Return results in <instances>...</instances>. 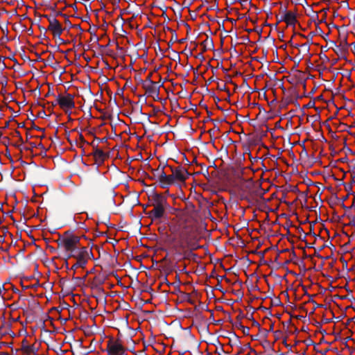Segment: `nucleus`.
Listing matches in <instances>:
<instances>
[{
    "label": "nucleus",
    "mask_w": 355,
    "mask_h": 355,
    "mask_svg": "<svg viewBox=\"0 0 355 355\" xmlns=\"http://www.w3.org/2000/svg\"><path fill=\"white\" fill-rule=\"evenodd\" d=\"M107 355H123L125 348L121 340L110 338L107 343Z\"/></svg>",
    "instance_id": "39448f33"
},
{
    "label": "nucleus",
    "mask_w": 355,
    "mask_h": 355,
    "mask_svg": "<svg viewBox=\"0 0 355 355\" xmlns=\"http://www.w3.org/2000/svg\"><path fill=\"white\" fill-rule=\"evenodd\" d=\"M90 253L91 252L87 247L80 246L77 250H76V252H73L69 256L74 257L76 259V261L72 266V268H84L89 259Z\"/></svg>",
    "instance_id": "7ed1b4c3"
},
{
    "label": "nucleus",
    "mask_w": 355,
    "mask_h": 355,
    "mask_svg": "<svg viewBox=\"0 0 355 355\" xmlns=\"http://www.w3.org/2000/svg\"><path fill=\"white\" fill-rule=\"evenodd\" d=\"M62 245L69 256L76 252L80 246V238L76 235H66L61 240Z\"/></svg>",
    "instance_id": "20e7f679"
},
{
    "label": "nucleus",
    "mask_w": 355,
    "mask_h": 355,
    "mask_svg": "<svg viewBox=\"0 0 355 355\" xmlns=\"http://www.w3.org/2000/svg\"><path fill=\"white\" fill-rule=\"evenodd\" d=\"M284 20L288 25H294L296 21L295 17L292 12L286 13Z\"/></svg>",
    "instance_id": "1a4fd4ad"
},
{
    "label": "nucleus",
    "mask_w": 355,
    "mask_h": 355,
    "mask_svg": "<svg viewBox=\"0 0 355 355\" xmlns=\"http://www.w3.org/2000/svg\"><path fill=\"white\" fill-rule=\"evenodd\" d=\"M56 103L64 112L71 110L75 107L73 96L71 94H59L56 97Z\"/></svg>",
    "instance_id": "423d86ee"
},
{
    "label": "nucleus",
    "mask_w": 355,
    "mask_h": 355,
    "mask_svg": "<svg viewBox=\"0 0 355 355\" xmlns=\"http://www.w3.org/2000/svg\"><path fill=\"white\" fill-rule=\"evenodd\" d=\"M48 30L53 33L54 37H60L62 33V26L55 19L49 21Z\"/></svg>",
    "instance_id": "0eeeda50"
},
{
    "label": "nucleus",
    "mask_w": 355,
    "mask_h": 355,
    "mask_svg": "<svg viewBox=\"0 0 355 355\" xmlns=\"http://www.w3.org/2000/svg\"><path fill=\"white\" fill-rule=\"evenodd\" d=\"M95 156L97 157H102L103 156V152L102 150H98L95 153Z\"/></svg>",
    "instance_id": "9d476101"
},
{
    "label": "nucleus",
    "mask_w": 355,
    "mask_h": 355,
    "mask_svg": "<svg viewBox=\"0 0 355 355\" xmlns=\"http://www.w3.org/2000/svg\"><path fill=\"white\" fill-rule=\"evenodd\" d=\"M164 214V208L162 204L158 203L154 206L153 210L150 212V216L153 219L161 218Z\"/></svg>",
    "instance_id": "6e6552de"
},
{
    "label": "nucleus",
    "mask_w": 355,
    "mask_h": 355,
    "mask_svg": "<svg viewBox=\"0 0 355 355\" xmlns=\"http://www.w3.org/2000/svg\"><path fill=\"white\" fill-rule=\"evenodd\" d=\"M157 181L163 189L168 188L172 185L181 186L189 176L187 170L182 166L175 168H171V173L166 174L163 168L157 169L156 174Z\"/></svg>",
    "instance_id": "f03ea898"
},
{
    "label": "nucleus",
    "mask_w": 355,
    "mask_h": 355,
    "mask_svg": "<svg viewBox=\"0 0 355 355\" xmlns=\"http://www.w3.org/2000/svg\"><path fill=\"white\" fill-rule=\"evenodd\" d=\"M169 228L179 249L194 250L197 248L193 241V228L187 223L184 218L180 217L173 220Z\"/></svg>",
    "instance_id": "f257e3e1"
}]
</instances>
